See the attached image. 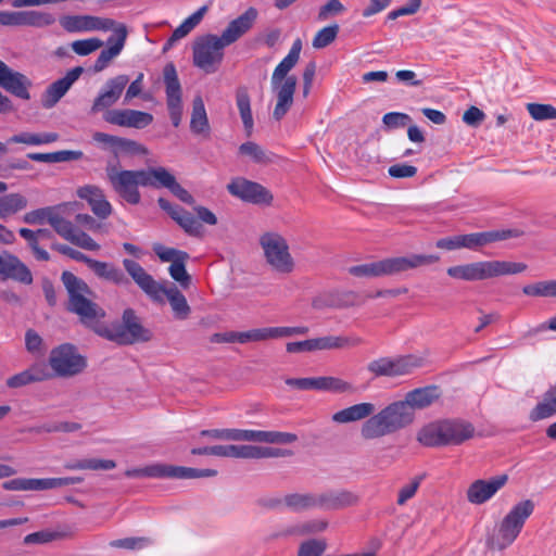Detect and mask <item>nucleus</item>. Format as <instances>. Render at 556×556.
Segmentation results:
<instances>
[{
    "instance_id": "f257e3e1",
    "label": "nucleus",
    "mask_w": 556,
    "mask_h": 556,
    "mask_svg": "<svg viewBox=\"0 0 556 556\" xmlns=\"http://www.w3.org/2000/svg\"><path fill=\"white\" fill-rule=\"evenodd\" d=\"M123 266L136 285L153 302L163 304L164 296H166L176 318L186 319L189 316L190 306L187 299L175 285H172L170 288H166L165 285L157 282L138 262L134 260L124 258Z\"/></svg>"
},
{
    "instance_id": "f03ea898",
    "label": "nucleus",
    "mask_w": 556,
    "mask_h": 556,
    "mask_svg": "<svg viewBox=\"0 0 556 556\" xmlns=\"http://www.w3.org/2000/svg\"><path fill=\"white\" fill-rule=\"evenodd\" d=\"M302 50L301 39H295L289 53L276 66L271 75V88L276 93L277 103L273 117L280 121L290 110L293 103V96L296 89L298 79L294 75H288L296 65Z\"/></svg>"
},
{
    "instance_id": "7ed1b4c3",
    "label": "nucleus",
    "mask_w": 556,
    "mask_h": 556,
    "mask_svg": "<svg viewBox=\"0 0 556 556\" xmlns=\"http://www.w3.org/2000/svg\"><path fill=\"white\" fill-rule=\"evenodd\" d=\"M475 426L462 418H446L425 426L417 440L428 447L460 445L475 437Z\"/></svg>"
},
{
    "instance_id": "20e7f679",
    "label": "nucleus",
    "mask_w": 556,
    "mask_h": 556,
    "mask_svg": "<svg viewBox=\"0 0 556 556\" xmlns=\"http://www.w3.org/2000/svg\"><path fill=\"white\" fill-rule=\"evenodd\" d=\"M61 281L68 294L67 311L76 314L85 326L91 328L96 319L105 316V311L90 299L94 296V292L85 280L64 270Z\"/></svg>"
},
{
    "instance_id": "39448f33",
    "label": "nucleus",
    "mask_w": 556,
    "mask_h": 556,
    "mask_svg": "<svg viewBox=\"0 0 556 556\" xmlns=\"http://www.w3.org/2000/svg\"><path fill=\"white\" fill-rule=\"evenodd\" d=\"M414 417L415 413L403 401L393 402L368 418L362 426L361 434L366 440L381 438L407 427Z\"/></svg>"
},
{
    "instance_id": "423d86ee",
    "label": "nucleus",
    "mask_w": 556,
    "mask_h": 556,
    "mask_svg": "<svg viewBox=\"0 0 556 556\" xmlns=\"http://www.w3.org/2000/svg\"><path fill=\"white\" fill-rule=\"evenodd\" d=\"M439 260L440 257L433 254H410L351 266L348 271L354 277L374 278L394 276L410 269L434 264L439 262Z\"/></svg>"
},
{
    "instance_id": "0eeeda50",
    "label": "nucleus",
    "mask_w": 556,
    "mask_h": 556,
    "mask_svg": "<svg viewBox=\"0 0 556 556\" xmlns=\"http://www.w3.org/2000/svg\"><path fill=\"white\" fill-rule=\"evenodd\" d=\"M90 329L98 336L121 345L148 342L152 338V332L142 326L132 308H126L123 312L121 323L104 325L100 319H96Z\"/></svg>"
},
{
    "instance_id": "6e6552de",
    "label": "nucleus",
    "mask_w": 556,
    "mask_h": 556,
    "mask_svg": "<svg viewBox=\"0 0 556 556\" xmlns=\"http://www.w3.org/2000/svg\"><path fill=\"white\" fill-rule=\"evenodd\" d=\"M535 508L532 500H523L511 507L498 525L497 533L488 536L486 545L491 549L503 551L510 546Z\"/></svg>"
},
{
    "instance_id": "1a4fd4ad",
    "label": "nucleus",
    "mask_w": 556,
    "mask_h": 556,
    "mask_svg": "<svg viewBox=\"0 0 556 556\" xmlns=\"http://www.w3.org/2000/svg\"><path fill=\"white\" fill-rule=\"evenodd\" d=\"M527 264L508 261H480L464 265L451 266L446 273L451 278L476 281L504 275L520 274L527 269Z\"/></svg>"
},
{
    "instance_id": "9d476101",
    "label": "nucleus",
    "mask_w": 556,
    "mask_h": 556,
    "mask_svg": "<svg viewBox=\"0 0 556 556\" xmlns=\"http://www.w3.org/2000/svg\"><path fill=\"white\" fill-rule=\"evenodd\" d=\"M258 243L266 263L273 270L281 275H289L294 270L295 262L282 235L275 231L264 232L260 237Z\"/></svg>"
},
{
    "instance_id": "9b49d317",
    "label": "nucleus",
    "mask_w": 556,
    "mask_h": 556,
    "mask_svg": "<svg viewBox=\"0 0 556 556\" xmlns=\"http://www.w3.org/2000/svg\"><path fill=\"white\" fill-rule=\"evenodd\" d=\"M215 469H198L168 464H152L143 468H132L125 471L128 478H157V479H199L215 477Z\"/></svg>"
},
{
    "instance_id": "f8f14e48",
    "label": "nucleus",
    "mask_w": 556,
    "mask_h": 556,
    "mask_svg": "<svg viewBox=\"0 0 556 556\" xmlns=\"http://www.w3.org/2000/svg\"><path fill=\"white\" fill-rule=\"evenodd\" d=\"M54 375L62 378L74 377L87 367V359L78 353L72 343H63L53 348L48 358Z\"/></svg>"
},
{
    "instance_id": "ddd939ff",
    "label": "nucleus",
    "mask_w": 556,
    "mask_h": 556,
    "mask_svg": "<svg viewBox=\"0 0 556 556\" xmlns=\"http://www.w3.org/2000/svg\"><path fill=\"white\" fill-rule=\"evenodd\" d=\"M223 38L216 35H205L197 39L193 45V64L206 74L216 72L224 59V49L227 47Z\"/></svg>"
},
{
    "instance_id": "4468645a",
    "label": "nucleus",
    "mask_w": 556,
    "mask_h": 556,
    "mask_svg": "<svg viewBox=\"0 0 556 556\" xmlns=\"http://www.w3.org/2000/svg\"><path fill=\"white\" fill-rule=\"evenodd\" d=\"M421 358L414 355L380 357L367 365V370L375 377H399L413 372L421 366Z\"/></svg>"
},
{
    "instance_id": "2eb2a0df",
    "label": "nucleus",
    "mask_w": 556,
    "mask_h": 556,
    "mask_svg": "<svg viewBox=\"0 0 556 556\" xmlns=\"http://www.w3.org/2000/svg\"><path fill=\"white\" fill-rule=\"evenodd\" d=\"M83 481L79 477L64 478H15L5 481L2 488L8 491H43L78 484Z\"/></svg>"
},
{
    "instance_id": "dca6fc26",
    "label": "nucleus",
    "mask_w": 556,
    "mask_h": 556,
    "mask_svg": "<svg viewBox=\"0 0 556 556\" xmlns=\"http://www.w3.org/2000/svg\"><path fill=\"white\" fill-rule=\"evenodd\" d=\"M228 191L240 200L260 206H269L273 202V194L262 185L237 178L227 186Z\"/></svg>"
},
{
    "instance_id": "f3484780",
    "label": "nucleus",
    "mask_w": 556,
    "mask_h": 556,
    "mask_svg": "<svg viewBox=\"0 0 556 556\" xmlns=\"http://www.w3.org/2000/svg\"><path fill=\"white\" fill-rule=\"evenodd\" d=\"M60 24L68 33L108 31L114 30L118 25L112 18L93 15H64L60 18Z\"/></svg>"
},
{
    "instance_id": "a211bd4d",
    "label": "nucleus",
    "mask_w": 556,
    "mask_h": 556,
    "mask_svg": "<svg viewBox=\"0 0 556 556\" xmlns=\"http://www.w3.org/2000/svg\"><path fill=\"white\" fill-rule=\"evenodd\" d=\"M128 83L129 77L125 74L108 79L94 98L90 112L97 114L110 111L109 109L118 101Z\"/></svg>"
},
{
    "instance_id": "6ab92c4d",
    "label": "nucleus",
    "mask_w": 556,
    "mask_h": 556,
    "mask_svg": "<svg viewBox=\"0 0 556 556\" xmlns=\"http://www.w3.org/2000/svg\"><path fill=\"white\" fill-rule=\"evenodd\" d=\"M84 73L81 66H76L67 71L65 76L50 84L41 94L42 108L50 110L67 93L71 87L78 80Z\"/></svg>"
},
{
    "instance_id": "aec40b11",
    "label": "nucleus",
    "mask_w": 556,
    "mask_h": 556,
    "mask_svg": "<svg viewBox=\"0 0 556 556\" xmlns=\"http://www.w3.org/2000/svg\"><path fill=\"white\" fill-rule=\"evenodd\" d=\"M523 235V230L518 228L489 230L460 235L462 248L477 251L490 243L507 240L510 238H519L522 237Z\"/></svg>"
},
{
    "instance_id": "412c9836",
    "label": "nucleus",
    "mask_w": 556,
    "mask_h": 556,
    "mask_svg": "<svg viewBox=\"0 0 556 556\" xmlns=\"http://www.w3.org/2000/svg\"><path fill=\"white\" fill-rule=\"evenodd\" d=\"M30 79L20 73L13 71L3 61L0 60V87L11 94L23 99L29 100V88L31 87Z\"/></svg>"
},
{
    "instance_id": "4be33fe9",
    "label": "nucleus",
    "mask_w": 556,
    "mask_h": 556,
    "mask_svg": "<svg viewBox=\"0 0 556 556\" xmlns=\"http://www.w3.org/2000/svg\"><path fill=\"white\" fill-rule=\"evenodd\" d=\"M103 119L112 125L142 129L152 123L153 116L147 112L124 109L104 112Z\"/></svg>"
},
{
    "instance_id": "5701e85b",
    "label": "nucleus",
    "mask_w": 556,
    "mask_h": 556,
    "mask_svg": "<svg viewBox=\"0 0 556 556\" xmlns=\"http://www.w3.org/2000/svg\"><path fill=\"white\" fill-rule=\"evenodd\" d=\"M507 480V475H501L490 480L479 479L473 481L467 490L468 502L476 505L485 503L506 484Z\"/></svg>"
},
{
    "instance_id": "b1692460",
    "label": "nucleus",
    "mask_w": 556,
    "mask_h": 556,
    "mask_svg": "<svg viewBox=\"0 0 556 556\" xmlns=\"http://www.w3.org/2000/svg\"><path fill=\"white\" fill-rule=\"evenodd\" d=\"M257 17L258 11L254 7H250L238 17L230 21L220 35L224 43L230 46L238 41L253 28Z\"/></svg>"
},
{
    "instance_id": "393cba45",
    "label": "nucleus",
    "mask_w": 556,
    "mask_h": 556,
    "mask_svg": "<svg viewBox=\"0 0 556 556\" xmlns=\"http://www.w3.org/2000/svg\"><path fill=\"white\" fill-rule=\"evenodd\" d=\"M0 279H12L24 285L33 283L30 269L17 256L10 253L0 255Z\"/></svg>"
},
{
    "instance_id": "a878e982",
    "label": "nucleus",
    "mask_w": 556,
    "mask_h": 556,
    "mask_svg": "<svg viewBox=\"0 0 556 556\" xmlns=\"http://www.w3.org/2000/svg\"><path fill=\"white\" fill-rule=\"evenodd\" d=\"M116 37H110L108 39L109 48L103 49L93 64V71L96 73L103 71L109 63L116 58L123 50L127 39V27L124 24H118L114 28Z\"/></svg>"
},
{
    "instance_id": "bb28decb",
    "label": "nucleus",
    "mask_w": 556,
    "mask_h": 556,
    "mask_svg": "<svg viewBox=\"0 0 556 556\" xmlns=\"http://www.w3.org/2000/svg\"><path fill=\"white\" fill-rule=\"evenodd\" d=\"M358 495L348 490H330L317 494L318 509L338 510L354 506L358 503Z\"/></svg>"
},
{
    "instance_id": "cd10ccee",
    "label": "nucleus",
    "mask_w": 556,
    "mask_h": 556,
    "mask_svg": "<svg viewBox=\"0 0 556 556\" xmlns=\"http://www.w3.org/2000/svg\"><path fill=\"white\" fill-rule=\"evenodd\" d=\"M77 195L88 202L91 211L99 218L105 219L111 215L112 206L100 188L90 185L84 186L77 190Z\"/></svg>"
},
{
    "instance_id": "c85d7f7f",
    "label": "nucleus",
    "mask_w": 556,
    "mask_h": 556,
    "mask_svg": "<svg viewBox=\"0 0 556 556\" xmlns=\"http://www.w3.org/2000/svg\"><path fill=\"white\" fill-rule=\"evenodd\" d=\"M93 140L106 148H110L114 153H146V149L138 142L105 132H94Z\"/></svg>"
},
{
    "instance_id": "c756f323",
    "label": "nucleus",
    "mask_w": 556,
    "mask_h": 556,
    "mask_svg": "<svg viewBox=\"0 0 556 556\" xmlns=\"http://www.w3.org/2000/svg\"><path fill=\"white\" fill-rule=\"evenodd\" d=\"M88 268L102 280L112 282L116 286H127L130 283L124 271L112 263L91 260Z\"/></svg>"
},
{
    "instance_id": "7c9ffc66",
    "label": "nucleus",
    "mask_w": 556,
    "mask_h": 556,
    "mask_svg": "<svg viewBox=\"0 0 556 556\" xmlns=\"http://www.w3.org/2000/svg\"><path fill=\"white\" fill-rule=\"evenodd\" d=\"M208 11L207 5H202L194 13H192L189 17H187L172 34V36L167 39V41L163 46V51L166 52L174 45L186 37L191 30H193L203 20L205 13Z\"/></svg>"
},
{
    "instance_id": "2f4dec72",
    "label": "nucleus",
    "mask_w": 556,
    "mask_h": 556,
    "mask_svg": "<svg viewBox=\"0 0 556 556\" xmlns=\"http://www.w3.org/2000/svg\"><path fill=\"white\" fill-rule=\"evenodd\" d=\"M556 415V382L551 386L540 401L529 413V419L533 422L551 418Z\"/></svg>"
},
{
    "instance_id": "473e14b6",
    "label": "nucleus",
    "mask_w": 556,
    "mask_h": 556,
    "mask_svg": "<svg viewBox=\"0 0 556 556\" xmlns=\"http://www.w3.org/2000/svg\"><path fill=\"white\" fill-rule=\"evenodd\" d=\"M111 184L119 197L129 204L136 205L140 202L138 182L134 176H110Z\"/></svg>"
},
{
    "instance_id": "72a5a7b5",
    "label": "nucleus",
    "mask_w": 556,
    "mask_h": 556,
    "mask_svg": "<svg viewBox=\"0 0 556 556\" xmlns=\"http://www.w3.org/2000/svg\"><path fill=\"white\" fill-rule=\"evenodd\" d=\"M372 403H359L341 409L333 414L332 420L339 424H348L365 418H370L375 413Z\"/></svg>"
},
{
    "instance_id": "f704fd0d",
    "label": "nucleus",
    "mask_w": 556,
    "mask_h": 556,
    "mask_svg": "<svg viewBox=\"0 0 556 556\" xmlns=\"http://www.w3.org/2000/svg\"><path fill=\"white\" fill-rule=\"evenodd\" d=\"M312 341L314 351L353 348L362 344L363 342L358 337L344 336H326L314 338Z\"/></svg>"
},
{
    "instance_id": "c9c22d12",
    "label": "nucleus",
    "mask_w": 556,
    "mask_h": 556,
    "mask_svg": "<svg viewBox=\"0 0 556 556\" xmlns=\"http://www.w3.org/2000/svg\"><path fill=\"white\" fill-rule=\"evenodd\" d=\"M437 387H425L418 388L413 391H409L403 403L408 405L410 409L414 412L415 408H425L433 403V401L438 397Z\"/></svg>"
},
{
    "instance_id": "e433bc0d",
    "label": "nucleus",
    "mask_w": 556,
    "mask_h": 556,
    "mask_svg": "<svg viewBox=\"0 0 556 556\" xmlns=\"http://www.w3.org/2000/svg\"><path fill=\"white\" fill-rule=\"evenodd\" d=\"M298 440V435L290 432L248 430L249 442L271 444H290Z\"/></svg>"
},
{
    "instance_id": "4c0bfd02",
    "label": "nucleus",
    "mask_w": 556,
    "mask_h": 556,
    "mask_svg": "<svg viewBox=\"0 0 556 556\" xmlns=\"http://www.w3.org/2000/svg\"><path fill=\"white\" fill-rule=\"evenodd\" d=\"M236 104L239 110L244 130L248 136H251L254 127V119L251 111V99L247 87L237 88Z\"/></svg>"
},
{
    "instance_id": "58836bf2",
    "label": "nucleus",
    "mask_w": 556,
    "mask_h": 556,
    "mask_svg": "<svg viewBox=\"0 0 556 556\" xmlns=\"http://www.w3.org/2000/svg\"><path fill=\"white\" fill-rule=\"evenodd\" d=\"M283 505L292 511L299 513L318 508L317 494L291 493L283 497Z\"/></svg>"
},
{
    "instance_id": "ea45409f",
    "label": "nucleus",
    "mask_w": 556,
    "mask_h": 556,
    "mask_svg": "<svg viewBox=\"0 0 556 556\" xmlns=\"http://www.w3.org/2000/svg\"><path fill=\"white\" fill-rule=\"evenodd\" d=\"M165 84L166 101H181V86L178 79L176 67L173 63H167L163 68Z\"/></svg>"
},
{
    "instance_id": "a19ab883",
    "label": "nucleus",
    "mask_w": 556,
    "mask_h": 556,
    "mask_svg": "<svg viewBox=\"0 0 556 556\" xmlns=\"http://www.w3.org/2000/svg\"><path fill=\"white\" fill-rule=\"evenodd\" d=\"M328 523L323 520H311L300 525L290 526L280 532L271 535V539L287 538L291 535H304L308 533L321 532L327 528Z\"/></svg>"
},
{
    "instance_id": "79ce46f5",
    "label": "nucleus",
    "mask_w": 556,
    "mask_h": 556,
    "mask_svg": "<svg viewBox=\"0 0 556 556\" xmlns=\"http://www.w3.org/2000/svg\"><path fill=\"white\" fill-rule=\"evenodd\" d=\"M239 154L248 157L256 164L273 163L276 157L275 154L266 151L260 144L253 141H247L239 147Z\"/></svg>"
},
{
    "instance_id": "37998d69",
    "label": "nucleus",
    "mask_w": 556,
    "mask_h": 556,
    "mask_svg": "<svg viewBox=\"0 0 556 556\" xmlns=\"http://www.w3.org/2000/svg\"><path fill=\"white\" fill-rule=\"evenodd\" d=\"M208 119L204 106V102L200 96L195 97L192 102V113L190 119V129L194 134H203L208 131Z\"/></svg>"
},
{
    "instance_id": "c03bdc74",
    "label": "nucleus",
    "mask_w": 556,
    "mask_h": 556,
    "mask_svg": "<svg viewBox=\"0 0 556 556\" xmlns=\"http://www.w3.org/2000/svg\"><path fill=\"white\" fill-rule=\"evenodd\" d=\"M20 26L47 27L55 23V17L49 12L20 11Z\"/></svg>"
},
{
    "instance_id": "a18cd8bd",
    "label": "nucleus",
    "mask_w": 556,
    "mask_h": 556,
    "mask_svg": "<svg viewBox=\"0 0 556 556\" xmlns=\"http://www.w3.org/2000/svg\"><path fill=\"white\" fill-rule=\"evenodd\" d=\"M522 293L528 296L556 298V280H542L526 285Z\"/></svg>"
},
{
    "instance_id": "49530a36",
    "label": "nucleus",
    "mask_w": 556,
    "mask_h": 556,
    "mask_svg": "<svg viewBox=\"0 0 556 556\" xmlns=\"http://www.w3.org/2000/svg\"><path fill=\"white\" fill-rule=\"evenodd\" d=\"M27 205L26 199L18 193H11L0 198V218L16 213Z\"/></svg>"
},
{
    "instance_id": "de8ad7c7",
    "label": "nucleus",
    "mask_w": 556,
    "mask_h": 556,
    "mask_svg": "<svg viewBox=\"0 0 556 556\" xmlns=\"http://www.w3.org/2000/svg\"><path fill=\"white\" fill-rule=\"evenodd\" d=\"M67 535L64 531L41 530L27 534L23 543L25 545L47 544L52 541L64 539Z\"/></svg>"
},
{
    "instance_id": "09e8293b",
    "label": "nucleus",
    "mask_w": 556,
    "mask_h": 556,
    "mask_svg": "<svg viewBox=\"0 0 556 556\" xmlns=\"http://www.w3.org/2000/svg\"><path fill=\"white\" fill-rule=\"evenodd\" d=\"M154 178L162 179V187H166L170 192L186 204H193L194 198L182 188L177 181L176 176H153Z\"/></svg>"
},
{
    "instance_id": "8fccbe9b",
    "label": "nucleus",
    "mask_w": 556,
    "mask_h": 556,
    "mask_svg": "<svg viewBox=\"0 0 556 556\" xmlns=\"http://www.w3.org/2000/svg\"><path fill=\"white\" fill-rule=\"evenodd\" d=\"M339 30L340 27L338 24H331L321 28L316 33L315 37L313 38L312 46L315 49H324L328 47L336 40Z\"/></svg>"
},
{
    "instance_id": "3c124183",
    "label": "nucleus",
    "mask_w": 556,
    "mask_h": 556,
    "mask_svg": "<svg viewBox=\"0 0 556 556\" xmlns=\"http://www.w3.org/2000/svg\"><path fill=\"white\" fill-rule=\"evenodd\" d=\"M58 206H46L27 212L23 216V222L28 225H43L46 222L50 225V218L53 217Z\"/></svg>"
},
{
    "instance_id": "603ef678",
    "label": "nucleus",
    "mask_w": 556,
    "mask_h": 556,
    "mask_svg": "<svg viewBox=\"0 0 556 556\" xmlns=\"http://www.w3.org/2000/svg\"><path fill=\"white\" fill-rule=\"evenodd\" d=\"M176 223L186 233L192 237H202L203 227L201 223L190 212L185 211L181 217L176 218Z\"/></svg>"
},
{
    "instance_id": "864d4df0",
    "label": "nucleus",
    "mask_w": 556,
    "mask_h": 556,
    "mask_svg": "<svg viewBox=\"0 0 556 556\" xmlns=\"http://www.w3.org/2000/svg\"><path fill=\"white\" fill-rule=\"evenodd\" d=\"M527 111L534 121L556 119V108L551 104L528 103Z\"/></svg>"
},
{
    "instance_id": "5fc2aeb1",
    "label": "nucleus",
    "mask_w": 556,
    "mask_h": 556,
    "mask_svg": "<svg viewBox=\"0 0 556 556\" xmlns=\"http://www.w3.org/2000/svg\"><path fill=\"white\" fill-rule=\"evenodd\" d=\"M50 225L62 238L68 241L77 229L70 220L64 219L58 211H55L53 217L50 218Z\"/></svg>"
},
{
    "instance_id": "6e6d98bb",
    "label": "nucleus",
    "mask_w": 556,
    "mask_h": 556,
    "mask_svg": "<svg viewBox=\"0 0 556 556\" xmlns=\"http://www.w3.org/2000/svg\"><path fill=\"white\" fill-rule=\"evenodd\" d=\"M353 386L337 377H320V391L334 393L351 392Z\"/></svg>"
},
{
    "instance_id": "4d7b16f0",
    "label": "nucleus",
    "mask_w": 556,
    "mask_h": 556,
    "mask_svg": "<svg viewBox=\"0 0 556 556\" xmlns=\"http://www.w3.org/2000/svg\"><path fill=\"white\" fill-rule=\"evenodd\" d=\"M345 7L340 0H328L321 5L317 13V21L325 22L331 17L338 16L345 12Z\"/></svg>"
},
{
    "instance_id": "13d9d810",
    "label": "nucleus",
    "mask_w": 556,
    "mask_h": 556,
    "mask_svg": "<svg viewBox=\"0 0 556 556\" xmlns=\"http://www.w3.org/2000/svg\"><path fill=\"white\" fill-rule=\"evenodd\" d=\"M188 258H178L170 264L168 270L172 278L178 281L184 288H187L191 281V277L186 270L185 262Z\"/></svg>"
},
{
    "instance_id": "bf43d9fd",
    "label": "nucleus",
    "mask_w": 556,
    "mask_h": 556,
    "mask_svg": "<svg viewBox=\"0 0 556 556\" xmlns=\"http://www.w3.org/2000/svg\"><path fill=\"white\" fill-rule=\"evenodd\" d=\"M271 339L270 327L256 328L243 332H238V343L257 342Z\"/></svg>"
},
{
    "instance_id": "052dcab7",
    "label": "nucleus",
    "mask_w": 556,
    "mask_h": 556,
    "mask_svg": "<svg viewBox=\"0 0 556 556\" xmlns=\"http://www.w3.org/2000/svg\"><path fill=\"white\" fill-rule=\"evenodd\" d=\"M102 45V40L98 38H89L73 41L72 49L76 54L85 56L101 48Z\"/></svg>"
},
{
    "instance_id": "680f3d73",
    "label": "nucleus",
    "mask_w": 556,
    "mask_h": 556,
    "mask_svg": "<svg viewBox=\"0 0 556 556\" xmlns=\"http://www.w3.org/2000/svg\"><path fill=\"white\" fill-rule=\"evenodd\" d=\"M412 118L406 113L389 112L383 115L382 123L388 129H397L407 126Z\"/></svg>"
},
{
    "instance_id": "e2e57ef3",
    "label": "nucleus",
    "mask_w": 556,
    "mask_h": 556,
    "mask_svg": "<svg viewBox=\"0 0 556 556\" xmlns=\"http://www.w3.org/2000/svg\"><path fill=\"white\" fill-rule=\"evenodd\" d=\"M286 384L298 390L320 391V377L288 378Z\"/></svg>"
},
{
    "instance_id": "0e129e2a",
    "label": "nucleus",
    "mask_w": 556,
    "mask_h": 556,
    "mask_svg": "<svg viewBox=\"0 0 556 556\" xmlns=\"http://www.w3.org/2000/svg\"><path fill=\"white\" fill-rule=\"evenodd\" d=\"M326 549V543L319 540H308L300 545L298 556H320Z\"/></svg>"
},
{
    "instance_id": "69168bd1",
    "label": "nucleus",
    "mask_w": 556,
    "mask_h": 556,
    "mask_svg": "<svg viewBox=\"0 0 556 556\" xmlns=\"http://www.w3.org/2000/svg\"><path fill=\"white\" fill-rule=\"evenodd\" d=\"M153 251L162 262H172L178 258H189V254L185 251L176 250L173 248H164L161 244H156Z\"/></svg>"
},
{
    "instance_id": "338daca9",
    "label": "nucleus",
    "mask_w": 556,
    "mask_h": 556,
    "mask_svg": "<svg viewBox=\"0 0 556 556\" xmlns=\"http://www.w3.org/2000/svg\"><path fill=\"white\" fill-rule=\"evenodd\" d=\"M70 241L73 244L89 251H96L100 248V245L88 233L79 229H76Z\"/></svg>"
},
{
    "instance_id": "774afa93",
    "label": "nucleus",
    "mask_w": 556,
    "mask_h": 556,
    "mask_svg": "<svg viewBox=\"0 0 556 556\" xmlns=\"http://www.w3.org/2000/svg\"><path fill=\"white\" fill-rule=\"evenodd\" d=\"M81 428L78 422L60 421L53 424H47L39 428V431L45 432H75Z\"/></svg>"
}]
</instances>
